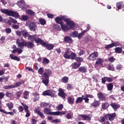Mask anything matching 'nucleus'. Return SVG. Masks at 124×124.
Returning a JSON list of instances; mask_svg holds the SVG:
<instances>
[{
    "label": "nucleus",
    "instance_id": "f257e3e1",
    "mask_svg": "<svg viewBox=\"0 0 124 124\" xmlns=\"http://www.w3.org/2000/svg\"><path fill=\"white\" fill-rule=\"evenodd\" d=\"M38 73L41 76V79L43 83L45 85V86H48L49 84V78L50 76L52 75V70L50 69H46L45 70L43 68L40 67L38 70Z\"/></svg>",
    "mask_w": 124,
    "mask_h": 124
},
{
    "label": "nucleus",
    "instance_id": "f03ea898",
    "mask_svg": "<svg viewBox=\"0 0 124 124\" xmlns=\"http://www.w3.org/2000/svg\"><path fill=\"white\" fill-rule=\"evenodd\" d=\"M75 56V52H73L70 50V48H66L63 57L66 60H72L74 59Z\"/></svg>",
    "mask_w": 124,
    "mask_h": 124
},
{
    "label": "nucleus",
    "instance_id": "7ed1b4c3",
    "mask_svg": "<svg viewBox=\"0 0 124 124\" xmlns=\"http://www.w3.org/2000/svg\"><path fill=\"white\" fill-rule=\"evenodd\" d=\"M61 20L62 21H64L66 22V25L67 26H69L70 29L72 30H74V28H75V23L73 21L71 20V19L68 18L66 16H62L61 17Z\"/></svg>",
    "mask_w": 124,
    "mask_h": 124
},
{
    "label": "nucleus",
    "instance_id": "20e7f679",
    "mask_svg": "<svg viewBox=\"0 0 124 124\" xmlns=\"http://www.w3.org/2000/svg\"><path fill=\"white\" fill-rule=\"evenodd\" d=\"M44 114L46 115H51L52 116H60V115H65L66 111H50L48 108H45L44 110Z\"/></svg>",
    "mask_w": 124,
    "mask_h": 124
},
{
    "label": "nucleus",
    "instance_id": "39448f33",
    "mask_svg": "<svg viewBox=\"0 0 124 124\" xmlns=\"http://www.w3.org/2000/svg\"><path fill=\"white\" fill-rule=\"evenodd\" d=\"M55 21L57 24H59L62 28V31H67L69 28L66 26L63 22L62 21V18L60 17H57L55 18Z\"/></svg>",
    "mask_w": 124,
    "mask_h": 124
},
{
    "label": "nucleus",
    "instance_id": "423d86ee",
    "mask_svg": "<svg viewBox=\"0 0 124 124\" xmlns=\"http://www.w3.org/2000/svg\"><path fill=\"white\" fill-rule=\"evenodd\" d=\"M98 57V52L97 51H94L90 54L88 58L89 61H92L94 62L96 58Z\"/></svg>",
    "mask_w": 124,
    "mask_h": 124
},
{
    "label": "nucleus",
    "instance_id": "0eeeda50",
    "mask_svg": "<svg viewBox=\"0 0 124 124\" xmlns=\"http://www.w3.org/2000/svg\"><path fill=\"white\" fill-rule=\"evenodd\" d=\"M16 43L17 44V47H19L21 49H24V47H26L27 45V41L23 40L21 42H20V40L19 39H16Z\"/></svg>",
    "mask_w": 124,
    "mask_h": 124
},
{
    "label": "nucleus",
    "instance_id": "6e6552de",
    "mask_svg": "<svg viewBox=\"0 0 124 124\" xmlns=\"http://www.w3.org/2000/svg\"><path fill=\"white\" fill-rule=\"evenodd\" d=\"M26 26L30 29L32 31H35V28H36V24L35 23L29 21L26 23Z\"/></svg>",
    "mask_w": 124,
    "mask_h": 124
},
{
    "label": "nucleus",
    "instance_id": "1a4fd4ad",
    "mask_svg": "<svg viewBox=\"0 0 124 124\" xmlns=\"http://www.w3.org/2000/svg\"><path fill=\"white\" fill-rule=\"evenodd\" d=\"M58 91H59V93H58L59 96H60V97H62L63 99H65L66 96H67V94L64 93L63 89H62L61 88H60L59 89Z\"/></svg>",
    "mask_w": 124,
    "mask_h": 124
},
{
    "label": "nucleus",
    "instance_id": "9d476101",
    "mask_svg": "<svg viewBox=\"0 0 124 124\" xmlns=\"http://www.w3.org/2000/svg\"><path fill=\"white\" fill-rule=\"evenodd\" d=\"M116 116L117 114H116V113L107 114H106V118L108 119V120H109L110 122H112V121H114V120H115V118H116Z\"/></svg>",
    "mask_w": 124,
    "mask_h": 124
},
{
    "label": "nucleus",
    "instance_id": "9b49d317",
    "mask_svg": "<svg viewBox=\"0 0 124 124\" xmlns=\"http://www.w3.org/2000/svg\"><path fill=\"white\" fill-rule=\"evenodd\" d=\"M43 95L46 96V95L51 96V97H55V93H52L50 90H47L43 93Z\"/></svg>",
    "mask_w": 124,
    "mask_h": 124
},
{
    "label": "nucleus",
    "instance_id": "f8f14e48",
    "mask_svg": "<svg viewBox=\"0 0 124 124\" xmlns=\"http://www.w3.org/2000/svg\"><path fill=\"white\" fill-rule=\"evenodd\" d=\"M34 113L38 115L42 119H44L45 118V115L43 114V112L41 111V109H39L38 108H35L34 110Z\"/></svg>",
    "mask_w": 124,
    "mask_h": 124
},
{
    "label": "nucleus",
    "instance_id": "ddd939ff",
    "mask_svg": "<svg viewBox=\"0 0 124 124\" xmlns=\"http://www.w3.org/2000/svg\"><path fill=\"white\" fill-rule=\"evenodd\" d=\"M80 118H82L83 119V121H91L92 120V115L88 114V115H85V114H81L79 115Z\"/></svg>",
    "mask_w": 124,
    "mask_h": 124
},
{
    "label": "nucleus",
    "instance_id": "4468645a",
    "mask_svg": "<svg viewBox=\"0 0 124 124\" xmlns=\"http://www.w3.org/2000/svg\"><path fill=\"white\" fill-rule=\"evenodd\" d=\"M43 46L44 47H46V49L47 50H48V51L53 50V49H54V47H55V46H54V45H53L52 44H46L45 42V45H44V46Z\"/></svg>",
    "mask_w": 124,
    "mask_h": 124
},
{
    "label": "nucleus",
    "instance_id": "2eb2a0df",
    "mask_svg": "<svg viewBox=\"0 0 124 124\" xmlns=\"http://www.w3.org/2000/svg\"><path fill=\"white\" fill-rule=\"evenodd\" d=\"M95 64H96V65H100L101 67H104V66L103 65V59L101 58H97Z\"/></svg>",
    "mask_w": 124,
    "mask_h": 124
},
{
    "label": "nucleus",
    "instance_id": "dca6fc26",
    "mask_svg": "<svg viewBox=\"0 0 124 124\" xmlns=\"http://www.w3.org/2000/svg\"><path fill=\"white\" fill-rule=\"evenodd\" d=\"M97 97L101 101H106V97H105V95L103 94V93H102V92H99L97 94Z\"/></svg>",
    "mask_w": 124,
    "mask_h": 124
},
{
    "label": "nucleus",
    "instance_id": "f3484780",
    "mask_svg": "<svg viewBox=\"0 0 124 124\" xmlns=\"http://www.w3.org/2000/svg\"><path fill=\"white\" fill-rule=\"evenodd\" d=\"M35 42L37 44L40 43L41 45H42V46L45 45V42H44L43 40H42L41 38H39L38 35H37L36 37V39H35Z\"/></svg>",
    "mask_w": 124,
    "mask_h": 124
},
{
    "label": "nucleus",
    "instance_id": "a211bd4d",
    "mask_svg": "<svg viewBox=\"0 0 124 124\" xmlns=\"http://www.w3.org/2000/svg\"><path fill=\"white\" fill-rule=\"evenodd\" d=\"M12 16V17H14L16 18V19H17V18H20V16L19 15V13L17 12H14L12 10L10 11V16Z\"/></svg>",
    "mask_w": 124,
    "mask_h": 124
},
{
    "label": "nucleus",
    "instance_id": "6ab92c4d",
    "mask_svg": "<svg viewBox=\"0 0 124 124\" xmlns=\"http://www.w3.org/2000/svg\"><path fill=\"white\" fill-rule=\"evenodd\" d=\"M75 60V61H76L77 62H78V63H80V62H82L84 61L83 58L77 57V54H76V53H75V57H74V59H73L72 60Z\"/></svg>",
    "mask_w": 124,
    "mask_h": 124
},
{
    "label": "nucleus",
    "instance_id": "aec40b11",
    "mask_svg": "<svg viewBox=\"0 0 124 124\" xmlns=\"http://www.w3.org/2000/svg\"><path fill=\"white\" fill-rule=\"evenodd\" d=\"M35 45L32 42L28 41V42H26V47L28 49H32V48H34Z\"/></svg>",
    "mask_w": 124,
    "mask_h": 124
},
{
    "label": "nucleus",
    "instance_id": "412c9836",
    "mask_svg": "<svg viewBox=\"0 0 124 124\" xmlns=\"http://www.w3.org/2000/svg\"><path fill=\"white\" fill-rule=\"evenodd\" d=\"M63 41L65 43H72V39L71 37L68 36H65L63 39Z\"/></svg>",
    "mask_w": 124,
    "mask_h": 124
},
{
    "label": "nucleus",
    "instance_id": "4be33fe9",
    "mask_svg": "<svg viewBox=\"0 0 124 124\" xmlns=\"http://www.w3.org/2000/svg\"><path fill=\"white\" fill-rule=\"evenodd\" d=\"M110 106H111L114 110H118V109L121 107V106L117 104L116 102L111 103Z\"/></svg>",
    "mask_w": 124,
    "mask_h": 124
},
{
    "label": "nucleus",
    "instance_id": "5701e85b",
    "mask_svg": "<svg viewBox=\"0 0 124 124\" xmlns=\"http://www.w3.org/2000/svg\"><path fill=\"white\" fill-rule=\"evenodd\" d=\"M80 65H81V63H77V62H75L72 64L71 66L73 69H77L80 67Z\"/></svg>",
    "mask_w": 124,
    "mask_h": 124
},
{
    "label": "nucleus",
    "instance_id": "b1692460",
    "mask_svg": "<svg viewBox=\"0 0 124 124\" xmlns=\"http://www.w3.org/2000/svg\"><path fill=\"white\" fill-rule=\"evenodd\" d=\"M10 58H11V60H14V61H16V62H20V58L17 56L16 55H15L14 54H10Z\"/></svg>",
    "mask_w": 124,
    "mask_h": 124
},
{
    "label": "nucleus",
    "instance_id": "393cba45",
    "mask_svg": "<svg viewBox=\"0 0 124 124\" xmlns=\"http://www.w3.org/2000/svg\"><path fill=\"white\" fill-rule=\"evenodd\" d=\"M17 3H20L19 5L20 8H22V9H25L26 8L25 5V1L24 0H20L17 2Z\"/></svg>",
    "mask_w": 124,
    "mask_h": 124
},
{
    "label": "nucleus",
    "instance_id": "a878e982",
    "mask_svg": "<svg viewBox=\"0 0 124 124\" xmlns=\"http://www.w3.org/2000/svg\"><path fill=\"white\" fill-rule=\"evenodd\" d=\"M83 97H85V95H81V97H78L76 101V104H78V103H82V102H83Z\"/></svg>",
    "mask_w": 124,
    "mask_h": 124
},
{
    "label": "nucleus",
    "instance_id": "bb28decb",
    "mask_svg": "<svg viewBox=\"0 0 124 124\" xmlns=\"http://www.w3.org/2000/svg\"><path fill=\"white\" fill-rule=\"evenodd\" d=\"M33 96L34 98H33V101L34 102H36V101H38L39 100V94L37 93H33Z\"/></svg>",
    "mask_w": 124,
    "mask_h": 124
},
{
    "label": "nucleus",
    "instance_id": "cd10ccee",
    "mask_svg": "<svg viewBox=\"0 0 124 124\" xmlns=\"http://www.w3.org/2000/svg\"><path fill=\"white\" fill-rule=\"evenodd\" d=\"M79 72H82V73H87V67L85 66H81L78 69Z\"/></svg>",
    "mask_w": 124,
    "mask_h": 124
},
{
    "label": "nucleus",
    "instance_id": "c85d7f7f",
    "mask_svg": "<svg viewBox=\"0 0 124 124\" xmlns=\"http://www.w3.org/2000/svg\"><path fill=\"white\" fill-rule=\"evenodd\" d=\"M100 105V101H94L93 103L91 104V106H93V107H98Z\"/></svg>",
    "mask_w": 124,
    "mask_h": 124
},
{
    "label": "nucleus",
    "instance_id": "c756f323",
    "mask_svg": "<svg viewBox=\"0 0 124 124\" xmlns=\"http://www.w3.org/2000/svg\"><path fill=\"white\" fill-rule=\"evenodd\" d=\"M11 10H8V9H1L0 12L2 13L3 14H6L8 16H10Z\"/></svg>",
    "mask_w": 124,
    "mask_h": 124
},
{
    "label": "nucleus",
    "instance_id": "7c9ffc66",
    "mask_svg": "<svg viewBox=\"0 0 124 124\" xmlns=\"http://www.w3.org/2000/svg\"><path fill=\"white\" fill-rule=\"evenodd\" d=\"M12 111L13 112H7L5 111V113H7L4 114H6V115H10L11 116H14V114H17V110L16 109H13Z\"/></svg>",
    "mask_w": 124,
    "mask_h": 124
},
{
    "label": "nucleus",
    "instance_id": "2f4dec72",
    "mask_svg": "<svg viewBox=\"0 0 124 124\" xmlns=\"http://www.w3.org/2000/svg\"><path fill=\"white\" fill-rule=\"evenodd\" d=\"M107 69H108V70L114 71V70H115V67H114V64L111 63H109L108 65Z\"/></svg>",
    "mask_w": 124,
    "mask_h": 124
},
{
    "label": "nucleus",
    "instance_id": "473e14b6",
    "mask_svg": "<svg viewBox=\"0 0 124 124\" xmlns=\"http://www.w3.org/2000/svg\"><path fill=\"white\" fill-rule=\"evenodd\" d=\"M113 87L114 84H113V83H109L108 84H107V88L108 89V91H112V90H113Z\"/></svg>",
    "mask_w": 124,
    "mask_h": 124
},
{
    "label": "nucleus",
    "instance_id": "72a5a7b5",
    "mask_svg": "<svg viewBox=\"0 0 124 124\" xmlns=\"http://www.w3.org/2000/svg\"><path fill=\"white\" fill-rule=\"evenodd\" d=\"M115 53L121 54L123 52V48L121 47H117L114 49Z\"/></svg>",
    "mask_w": 124,
    "mask_h": 124
},
{
    "label": "nucleus",
    "instance_id": "f704fd0d",
    "mask_svg": "<svg viewBox=\"0 0 124 124\" xmlns=\"http://www.w3.org/2000/svg\"><path fill=\"white\" fill-rule=\"evenodd\" d=\"M68 80H69V78H68V77L65 76L62 78L61 82L64 84H66L67 83H68Z\"/></svg>",
    "mask_w": 124,
    "mask_h": 124
},
{
    "label": "nucleus",
    "instance_id": "c9c22d12",
    "mask_svg": "<svg viewBox=\"0 0 124 124\" xmlns=\"http://www.w3.org/2000/svg\"><path fill=\"white\" fill-rule=\"evenodd\" d=\"M6 105L10 110H12L14 108V105L12 102L8 103Z\"/></svg>",
    "mask_w": 124,
    "mask_h": 124
},
{
    "label": "nucleus",
    "instance_id": "e433bc0d",
    "mask_svg": "<svg viewBox=\"0 0 124 124\" xmlns=\"http://www.w3.org/2000/svg\"><path fill=\"white\" fill-rule=\"evenodd\" d=\"M36 36H37V35H29L28 36V39H30L31 41H35Z\"/></svg>",
    "mask_w": 124,
    "mask_h": 124
},
{
    "label": "nucleus",
    "instance_id": "4c0bfd02",
    "mask_svg": "<svg viewBox=\"0 0 124 124\" xmlns=\"http://www.w3.org/2000/svg\"><path fill=\"white\" fill-rule=\"evenodd\" d=\"M26 13L29 15H30V16H32V17L35 15V13H34V12H33L32 10L30 9L26 11Z\"/></svg>",
    "mask_w": 124,
    "mask_h": 124
},
{
    "label": "nucleus",
    "instance_id": "58836bf2",
    "mask_svg": "<svg viewBox=\"0 0 124 124\" xmlns=\"http://www.w3.org/2000/svg\"><path fill=\"white\" fill-rule=\"evenodd\" d=\"M53 28L55 31H61L62 30V27L58 24L53 25Z\"/></svg>",
    "mask_w": 124,
    "mask_h": 124
},
{
    "label": "nucleus",
    "instance_id": "ea45409f",
    "mask_svg": "<svg viewBox=\"0 0 124 124\" xmlns=\"http://www.w3.org/2000/svg\"><path fill=\"white\" fill-rule=\"evenodd\" d=\"M109 106H110L109 103H108V102H106L102 105V108L104 110H106V109H107L108 107H109Z\"/></svg>",
    "mask_w": 124,
    "mask_h": 124
},
{
    "label": "nucleus",
    "instance_id": "a19ab883",
    "mask_svg": "<svg viewBox=\"0 0 124 124\" xmlns=\"http://www.w3.org/2000/svg\"><path fill=\"white\" fill-rule=\"evenodd\" d=\"M5 95L7 97H9L10 98H11L13 96H14V94L13 93H11L9 92V91H7L6 93L5 94Z\"/></svg>",
    "mask_w": 124,
    "mask_h": 124
},
{
    "label": "nucleus",
    "instance_id": "79ce46f5",
    "mask_svg": "<svg viewBox=\"0 0 124 124\" xmlns=\"http://www.w3.org/2000/svg\"><path fill=\"white\" fill-rule=\"evenodd\" d=\"M29 95V92L28 91H25L23 93V97L25 99H28Z\"/></svg>",
    "mask_w": 124,
    "mask_h": 124
},
{
    "label": "nucleus",
    "instance_id": "37998d69",
    "mask_svg": "<svg viewBox=\"0 0 124 124\" xmlns=\"http://www.w3.org/2000/svg\"><path fill=\"white\" fill-rule=\"evenodd\" d=\"M29 32L27 31L26 30H23L22 31V36L24 37V38H26V37H29Z\"/></svg>",
    "mask_w": 124,
    "mask_h": 124
},
{
    "label": "nucleus",
    "instance_id": "c03bdc74",
    "mask_svg": "<svg viewBox=\"0 0 124 124\" xmlns=\"http://www.w3.org/2000/svg\"><path fill=\"white\" fill-rule=\"evenodd\" d=\"M23 93V91L20 90L16 93V98L19 99L21 97V95Z\"/></svg>",
    "mask_w": 124,
    "mask_h": 124
},
{
    "label": "nucleus",
    "instance_id": "a18cd8bd",
    "mask_svg": "<svg viewBox=\"0 0 124 124\" xmlns=\"http://www.w3.org/2000/svg\"><path fill=\"white\" fill-rule=\"evenodd\" d=\"M25 110V112H26V114L25 115V117H26V118H29V117H30V116H31V112H30V110H29V108H26Z\"/></svg>",
    "mask_w": 124,
    "mask_h": 124
},
{
    "label": "nucleus",
    "instance_id": "49530a36",
    "mask_svg": "<svg viewBox=\"0 0 124 124\" xmlns=\"http://www.w3.org/2000/svg\"><path fill=\"white\" fill-rule=\"evenodd\" d=\"M5 90H9V89H14L15 85H6L4 86Z\"/></svg>",
    "mask_w": 124,
    "mask_h": 124
},
{
    "label": "nucleus",
    "instance_id": "de8ad7c7",
    "mask_svg": "<svg viewBox=\"0 0 124 124\" xmlns=\"http://www.w3.org/2000/svg\"><path fill=\"white\" fill-rule=\"evenodd\" d=\"M106 114L104 116H101L100 117L99 122L100 123H104L105 122V120H108V119L106 118Z\"/></svg>",
    "mask_w": 124,
    "mask_h": 124
},
{
    "label": "nucleus",
    "instance_id": "09e8293b",
    "mask_svg": "<svg viewBox=\"0 0 124 124\" xmlns=\"http://www.w3.org/2000/svg\"><path fill=\"white\" fill-rule=\"evenodd\" d=\"M69 104H73L74 103V98L69 97L67 99Z\"/></svg>",
    "mask_w": 124,
    "mask_h": 124
},
{
    "label": "nucleus",
    "instance_id": "8fccbe9b",
    "mask_svg": "<svg viewBox=\"0 0 124 124\" xmlns=\"http://www.w3.org/2000/svg\"><path fill=\"white\" fill-rule=\"evenodd\" d=\"M50 62V61L48 60V59L45 58L43 60L42 63L43 64H48Z\"/></svg>",
    "mask_w": 124,
    "mask_h": 124
},
{
    "label": "nucleus",
    "instance_id": "3c124183",
    "mask_svg": "<svg viewBox=\"0 0 124 124\" xmlns=\"http://www.w3.org/2000/svg\"><path fill=\"white\" fill-rule=\"evenodd\" d=\"M40 105L42 108H44V107H47L49 106V103H46L45 102H42V103H41Z\"/></svg>",
    "mask_w": 124,
    "mask_h": 124
},
{
    "label": "nucleus",
    "instance_id": "603ef678",
    "mask_svg": "<svg viewBox=\"0 0 124 124\" xmlns=\"http://www.w3.org/2000/svg\"><path fill=\"white\" fill-rule=\"evenodd\" d=\"M113 47H114V45L112 43L110 44H109V45H108L107 46H106L105 47V49H106L107 50H108L109 49H110V48H113Z\"/></svg>",
    "mask_w": 124,
    "mask_h": 124
},
{
    "label": "nucleus",
    "instance_id": "864d4df0",
    "mask_svg": "<svg viewBox=\"0 0 124 124\" xmlns=\"http://www.w3.org/2000/svg\"><path fill=\"white\" fill-rule=\"evenodd\" d=\"M39 22L41 25L44 26V25H46V20L43 18H40Z\"/></svg>",
    "mask_w": 124,
    "mask_h": 124
},
{
    "label": "nucleus",
    "instance_id": "5fc2aeb1",
    "mask_svg": "<svg viewBox=\"0 0 124 124\" xmlns=\"http://www.w3.org/2000/svg\"><path fill=\"white\" fill-rule=\"evenodd\" d=\"M122 5H123V2H118L116 3L117 8L119 10L122 8Z\"/></svg>",
    "mask_w": 124,
    "mask_h": 124
},
{
    "label": "nucleus",
    "instance_id": "6e6d98bb",
    "mask_svg": "<svg viewBox=\"0 0 124 124\" xmlns=\"http://www.w3.org/2000/svg\"><path fill=\"white\" fill-rule=\"evenodd\" d=\"M71 35L73 37H77L78 36V31H75L74 32H72Z\"/></svg>",
    "mask_w": 124,
    "mask_h": 124
},
{
    "label": "nucleus",
    "instance_id": "4d7b16f0",
    "mask_svg": "<svg viewBox=\"0 0 124 124\" xmlns=\"http://www.w3.org/2000/svg\"><path fill=\"white\" fill-rule=\"evenodd\" d=\"M66 118L68 119V120H70V119H72V113H69L66 115Z\"/></svg>",
    "mask_w": 124,
    "mask_h": 124
},
{
    "label": "nucleus",
    "instance_id": "13d9d810",
    "mask_svg": "<svg viewBox=\"0 0 124 124\" xmlns=\"http://www.w3.org/2000/svg\"><path fill=\"white\" fill-rule=\"evenodd\" d=\"M16 33L17 34V35H18V36H21L23 34V30H21V31H16Z\"/></svg>",
    "mask_w": 124,
    "mask_h": 124
},
{
    "label": "nucleus",
    "instance_id": "bf43d9fd",
    "mask_svg": "<svg viewBox=\"0 0 124 124\" xmlns=\"http://www.w3.org/2000/svg\"><path fill=\"white\" fill-rule=\"evenodd\" d=\"M21 18L22 21H27V20H29V16L25 15H23L21 16Z\"/></svg>",
    "mask_w": 124,
    "mask_h": 124
},
{
    "label": "nucleus",
    "instance_id": "052dcab7",
    "mask_svg": "<svg viewBox=\"0 0 124 124\" xmlns=\"http://www.w3.org/2000/svg\"><path fill=\"white\" fill-rule=\"evenodd\" d=\"M101 80L102 84H105L106 83V81H107V77L102 78Z\"/></svg>",
    "mask_w": 124,
    "mask_h": 124
},
{
    "label": "nucleus",
    "instance_id": "680f3d73",
    "mask_svg": "<svg viewBox=\"0 0 124 124\" xmlns=\"http://www.w3.org/2000/svg\"><path fill=\"white\" fill-rule=\"evenodd\" d=\"M63 108V105L62 104H60L57 107V109L59 111H62Z\"/></svg>",
    "mask_w": 124,
    "mask_h": 124
},
{
    "label": "nucleus",
    "instance_id": "e2e57ef3",
    "mask_svg": "<svg viewBox=\"0 0 124 124\" xmlns=\"http://www.w3.org/2000/svg\"><path fill=\"white\" fill-rule=\"evenodd\" d=\"M122 64H117L116 66V68L117 70H122Z\"/></svg>",
    "mask_w": 124,
    "mask_h": 124
},
{
    "label": "nucleus",
    "instance_id": "0e129e2a",
    "mask_svg": "<svg viewBox=\"0 0 124 124\" xmlns=\"http://www.w3.org/2000/svg\"><path fill=\"white\" fill-rule=\"evenodd\" d=\"M113 44V46L114 47H117V46H121V43H120L118 42H115L114 43H112Z\"/></svg>",
    "mask_w": 124,
    "mask_h": 124
},
{
    "label": "nucleus",
    "instance_id": "69168bd1",
    "mask_svg": "<svg viewBox=\"0 0 124 124\" xmlns=\"http://www.w3.org/2000/svg\"><path fill=\"white\" fill-rule=\"evenodd\" d=\"M116 61V59L114 58V57H111L108 59V62H114Z\"/></svg>",
    "mask_w": 124,
    "mask_h": 124
},
{
    "label": "nucleus",
    "instance_id": "338daca9",
    "mask_svg": "<svg viewBox=\"0 0 124 124\" xmlns=\"http://www.w3.org/2000/svg\"><path fill=\"white\" fill-rule=\"evenodd\" d=\"M13 29H14V30H18L19 28H20V26L18 25L14 24L12 26Z\"/></svg>",
    "mask_w": 124,
    "mask_h": 124
},
{
    "label": "nucleus",
    "instance_id": "774afa93",
    "mask_svg": "<svg viewBox=\"0 0 124 124\" xmlns=\"http://www.w3.org/2000/svg\"><path fill=\"white\" fill-rule=\"evenodd\" d=\"M5 31L6 32V33H11V31H12L10 28H6L5 29Z\"/></svg>",
    "mask_w": 124,
    "mask_h": 124
}]
</instances>
